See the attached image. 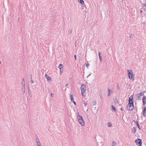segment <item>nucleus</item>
Returning a JSON list of instances; mask_svg holds the SVG:
<instances>
[{
	"label": "nucleus",
	"mask_w": 146,
	"mask_h": 146,
	"mask_svg": "<svg viewBox=\"0 0 146 146\" xmlns=\"http://www.w3.org/2000/svg\"><path fill=\"white\" fill-rule=\"evenodd\" d=\"M21 84H22V86H25V82L24 78H23L22 79V81Z\"/></svg>",
	"instance_id": "nucleus-12"
},
{
	"label": "nucleus",
	"mask_w": 146,
	"mask_h": 146,
	"mask_svg": "<svg viewBox=\"0 0 146 146\" xmlns=\"http://www.w3.org/2000/svg\"><path fill=\"white\" fill-rule=\"evenodd\" d=\"M68 85V83H67L66 84H65V86H67Z\"/></svg>",
	"instance_id": "nucleus-39"
},
{
	"label": "nucleus",
	"mask_w": 146,
	"mask_h": 146,
	"mask_svg": "<svg viewBox=\"0 0 146 146\" xmlns=\"http://www.w3.org/2000/svg\"><path fill=\"white\" fill-rule=\"evenodd\" d=\"M35 140L37 143H39L40 142L39 140L37 137H36Z\"/></svg>",
	"instance_id": "nucleus-14"
},
{
	"label": "nucleus",
	"mask_w": 146,
	"mask_h": 146,
	"mask_svg": "<svg viewBox=\"0 0 146 146\" xmlns=\"http://www.w3.org/2000/svg\"><path fill=\"white\" fill-rule=\"evenodd\" d=\"M135 142L136 143L137 145L138 146H141L142 145V141L141 139H137L135 141Z\"/></svg>",
	"instance_id": "nucleus-5"
},
{
	"label": "nucleus",
	"mask_w": 146,
	"mask_h": 146,
	"mask_svg": "<svg viewBox=\"0 0 146 146\" xmlns=\"http://www.w3.org/2000/svg\"><path fill=\"white\" fill-rule=\"evenodd\" d=\"M136 131V129L135 127H133V128L132 129V132L133 133H135Z\"/></svg>",
	"instance_id": "nucleus-16"
},
{
	"label": "nucleus",
	"mask_w": 146,
	"mask_h": 146,
	"mask_svg": "<svg viewBox=\"0 0 146 146\" xmlns=\"http://www.w3.org/2000/svg\"><path fill=\"white\" fill-rule=\"evenodd\" d=\"M81 90L82 95L84 96L85 94L84 93L86 90V86L85 85L83 84L81 86Z\"/></svg>",
	"instance_id": "nucleus-3"
},
{
	"label": "nucleus",
	"mask_w": 146,
	"mask_h": 146,
	"mask_svg": "<svg viewBox=\"0 0 146 146\" xmlns=\"http://www.w3.org/2000/svg\"><path fill=\"white\" fill-rule=\"evenodd\" d=\"M72 29H71V31H70V34H71V33H72Z\"/></svg>",
	"instance_id": "nucleus-38"
},
{
	"label": "nucleus",
	"mask_w": 146,
	"mask_h": 146,
	"mask_svg": "<svg viewBox=\"0 0 146 146\" xmlns=\"http://www.w3.org/2000/svg\"><path fill=\"white\" fill-rule=\"evenodd\" d=\"M121 111H123V108H121Z\"/></svg>",
	"instance_id": "nucleus-41"
},
{
	"label": "nucleus",
	"mask_w": 146,
	"mask_h": 146,
	"mask_svg": "<svg viewBox=\"0 0 146 146\" xmlns=\"http://www.w3.org/2000/svg\"><path fill=\"white\" fill-rule=\"evenodd\" d=\"M142 5H143V7L144 9L145 10V11H146V4L143 3Z\"/></svg>",
	"instance_id": "nucleus-17"
},
{
	"label": "nucleus",
	"mask_w": 146,
	"mask_h": 146,
	"mask_svg": "<svg viewBox=\"0 0 146 146\" xmlns=\"http://www.w3.org/2000/svg\"><path fill=\"white\" fill-rule=\"evenodd\" d=\"M77 118L78 119L79 123L82 126H84V125L85 123L82 117L80 115H78Z\"/></svg>",
	"instance_id": "nucleus-2"
},
{
	"label": "nucleus",
	"mask_w": 146,
	"mask_h": 146,
	"mask_svg": "<svg viewBox=\"0 0 146 146\" xmlns=\"http://www.w3.org/2000/svg\"><path fill=\"white\" fill-rule=\"evenodd\" d=\"M116 145V143L114 141H112L111 146H115Z\"/></svg>",
	"instance_id": "nucleus-19"
},
{
	"label": "nucleus",
	"mask_w": 146,
	"mask_h": 146,
	"mask_svg": "<svg viewBox=\"0 0 146 146\" xmlns=\"http://www.w3.org/2000/svg\"><path fill=\"white\" fill-rule=\"evenodd\" d=\"M108 96L110 95V90L109 88H108Z\"/></svg>",
	"instance_id": "nucleus-24"
},
{
	"label": "nucleus",
	"mask_w": 146,
	"mask_h": 146,
	"mask_svg": "<svg viewBox=\"0 0 146 146\" xmlns=\"http://www.w3.org/2000/svg\"><path fill=\"white\" fill-rule=\"evenodd\" d=\"M60 74H61V73H62V72L63 69H62V70H61V69H60Z\"/></svg>",
	"instance_id": "nucleus-29"
},
{
	"label": "nucleus",
	"mask_w": 146,
	"mask_h": 146,
	"mask_svg": "<svg viewBox=\"0 0 146 146\" xmlns=\"http://www.w3.org/2000/svg\"><path fill=\"white\" fill-rule=\"evenodd\" d=\"M133 97L132 95L131 96L129 97V103L128 104H133Z\"/></svg>",
	"instance_id": "nucleus-6"
},
{
	"label": "nucleus",
	"mask_w": 146,
	"mask_h": 146,
	"mask_svg": "<svg viewBox=\"0 0 146 146\" xmlns=\"http://www.w3.org/2000/svg\"><path fill=\"white\" fill-rule=\"evenodd\" d=\"M74 57L75 60H77L76 56V55H74Z\"/></svg>",
	"instance_id": "nucleus-30"
},
{
	"label": "nucleus",
	"mask_w": 146,
	"mask_h": 146,
	"mask_svg": "<svg viewBox=\"0 0 146 146\" xmlns=\"http://www.w3.org/2000/svg\"><path fill=\"white\" fill-rule=\"evenodd\" d=\"M73 102L74 103V104L75 105H76V103L74 101V102Z\"/></svg>",
	"instance_id": "nucleus-37"
},
{
	"label": "nucleus",
	"mask_w": 146,
	"mask_h": 146,
	"mask_svg": "<svg viewBox=\"0 0 146 146\" xmlns=\"http://www.w3.org/2000/svg\"><path fill=\"white\" fill-rule=\"evenodd\" d=\"M23 86V88L22 89V91H23V94H24V93H25V86Z\"/></svg>",
	"instance_id": "nucleus-20"
},
{
	"label": "nucleus",
	"mask_w": 146,
	"mask_h": 146,
	"mask_svg": "<svg viewBox=\"0 0 146 146\" xmlns=\"http://www.w3.org/2000/svg\"><path fill=\"white\" fill-rule=\"evenodd\" d=\"M142 11H142V10H141V11H140V13H142Z\"/></svg>",
	"instance_id": "nucleus-40"
},
{
	"label": "nucleus",
	"mask_w": 146,
	"mask_h": 146,
	"mask_svg": "<svg viewBox=\"0 0 146 146\" xmlns=\"http://www.w3.org/2000/svg\"><path fill=\"white\" fill-rule=\"evenodd\" d=\"M32 77H31V78Z\"/></svg>",
	"instance_id": "nucleus-43"
},
{
	"label": "nucleus",
	"mask_w": 146,
	"mask_h": 146,
	"mask_svg": "<svg viewBox=\"0 0 146 146\" xmlns=\"http://www.w3.org/2000/svg\"><path fill=\"white\" fill-rule=\"evenodd\" d=\"M136 122H137V127H138V128H139V129H140V126L138 123V121H137Z\"/></svg>",
	"instance_id": "nucleus-25"
},
{
	"label": "nucleus",
	"mask_w": 146,
	"mask_h": 146,
	"mask_svg": "<svg viewBox=\"0 0 146 146\" xmlns=\"http://www.w3.org/2000/svg\"><path fill=\"white\" fill-rule=\"evenodd\" d=\"M80 115L79 114V113H78L77 115Z\"/></svg>",
	"instance_id": "nucleus-42"
},
{
	"label": "nucleus",
	"mask_w": 146,
	"mask_h": 146,
	"mask_svg": "<svg viewBox=\"0 0 146 146\" xmlns=\"http://www.w3.org/2000/svg\"><path fill=\"white\" fill-rule=\"evenodd\" d=\"M108 127H111V124L110 123H108Z\"/></svg>",
	"instance_id": "nucleus-28"
},
{
	"label": "nucleus",
	"mask_w": 146,
	"mask_h": 146,
	"mask_svg": "<svg viewBox=\"0 0 146 146\" xmlns=\"http://www.w3.org/2000/svg\"><path fill=\"white\" fill-rule=\"evenodd\" d=\"M142 112L144 116H146V107H145L143 110Z\"/></svg>",
	"instance_id": "nucleus-8"
},
{
	"label": "nucleus",
	"mask_w": 146,
	"mask_h": 146,
	"mask_svg": "<svg viewBox=\"0 0 146 146\" xmlns=\"http://www.w3.org/2000/svg\"><path fill=\"white\" fill-rule=\"evenodd\" d=\"M130 38H133L134 37V35L133 34H131L130 35Z\"/></svg>",
	"instance_id": "nucleus-27"
},
{
	"label": "nucleus",
	"mask_w": 146,
	"mask_h": 146,
	"mask_svg": "<svg viewBox=\"0 0 146 146\" xmlns=\"http://www.w3.org/2000/svg\"><path fill=\"white\" fill-rule=\"evenodd\" d=\"M78 1L82 4H83L84 3V2L83 0H78Z\"/></svg>",
	"instance_id": "nucleus-23"
},
{
	"label": "nucleus",
	"mask_w": 146,
	"mask_h": 146,
	"mask_svg": "<svg viewBox=\"0 0 146 146\" xmlns=\"http://www.w3.org/2000/svg\"><path fill=\"white\" fill-rule=\"evenodd\" d=\"M89 64L88 63L86 64V66L88 68V66H89Z\"/></svg>",
	"instance_id": "nucleus-31"
},
{
	"label": "nucleus",
	"mask_w": 146,
	"mask_h": 146,
	"mask_svg": "<svg viewBox=\"0 0 146 146\" xmlns=\"http://www.w3.org/2000/svg\"><path fill=\"white\" fill-rule=\"evenodd\" d=\"M87 105V103H84V106H86Z\"/></svg>",
	"instance_id": "nucleus-33"
},
{
	"label": "nucleus",
	"mask_w": 146,
	"mask_h": 146,
	"mask_svg": "<svg viewBox=\"0 0 146 146\" xmlns=\"http://www.w3.org/2000/svg\"><path fill=\"white\" fill-rule=\"evenodd\" d=\"M142 101L144 105L146 104V96H144L142 98Z\"/></svg>",
	"instance_id": "nucleus-7"
},
{
	"label": "nucleus",
	"mask_w": 146,
	"mask_h": 146,
	"mask_svg": "<svg viewBox=\"0 0 146 146\" xmlns=\"http://www.w3.org/2000/svg\"><path fill=\"white\" fill-rule=\"evenodd\" d=\"M111 110L113 111V110L115 111L116 110V109L115 108V107L113 105L111 106Z\"/></svg>",
	"instance_id": "nucleus-21"
},
{
	"label": "nucleus",
	"mask_w": 146,
	"mask_h": 146,
	"mask_svg": "<svg viewBox=\"0 0 146 146\" xmlns=\"http://www.w3.org/2000/svg\"><path fill=\"white\" fill-rule=\"evenodd\" d=\"M50 95H51V96L52 97H54V95L52 93H51L50 94Z\"/></svg>",
	"instance_id": "nucleus-34"
},
{
	"label": "nucleus",
	"mask_w": 146,
	"mask_h": 146,
	"mask_svg": "<svg viewBox=\"0 0 146 146\" xmlns=\"http://www.w3.org/2000/svg\"><path fill=\"white\" fill-rule=\"evenodd\" d=\"M63 67V65L62 64H60L58 66V68L59 69H61Z\"/></svg>",
	"instance_id": "nucleus-22"
},
{
	"label": "nucleus",
	"mask_w": 146,
	"mask_h": 146,
	"mask_svg": "<svg viewBox=\"0 0 146 146\" xmlns=\"http://www.w3.org/2000/svg\"><path fill=\"white\" fill-rule=\"evenodd\" d=\"M28 93H29V96L31 97L32 95H31V91H30V88L29 87H28Z\"/></svg>",
	"instance_id": "nucleus-10"
},
{
	"label": "nucleus",
	"mask_w": 146,
	"mask_h": 146,
	"mask_svg": "<svg viewBox=\"0 0 146 146\" xmlns=\"http://www.w3.org/2000/svg\"><path fill=\"white\" fill-rule=\"evenodd\" d=\"M70 99L71 100V102H74V99H73V96L71 94L70 95Z\"/></svg>",
	"instance_id": "nucleus-15"
},
{
	"label": "nucleus",
	"mask_w": 146,
	"mask_h": 146,
	"mask_svg": "<svg viewBox=\"0 0 146 146\" xmlns=\"http://www.w3.org/2000/svg\"><path fill=\"white\" fill-rule=\"evenodd\" d=\"M46 78L47 79V80L48 82H49V80H51V78L48 75H47V74H46L45 75Z\"/></svg>",
	"instance_id": "nucleus-9"
},
{
	"label": "nucleus",
	"mask_w": 146,
	"mask_h": 146,
	"mask_svg": "<svg viewBox=\"0 0 146 146\" xmlns=\"http://www.w3.org/2000/svg\"><path fill=\"white\" fill-rule=\"evenodd\" d=\"M136 96L138 98L139 100H141V96H140L139 94H137Z\"/></svg>",
	"instance_id": "nucleus-18"
},
{
	"label": "nucleus",
	"mask_w": 146,
	"mask_h": 146,
	"mask_svg": "<svg viewBox=\"0 0 146 146\" xmlns=\"http://www.w3.org/2000/svg\"><path fill=\"white\" fill-rule=\"evenodd\" d=\"M139 94V95L140 96H143L144 95V93L143 92H141L139 94Z\"/></svg>",
	"instance_id": "nucleus-26"
},
{
	"label": "nucleus",
	"mask_w": 146,
	"mask_h": 146,
	"mask_svg": "<svg viewBox=\"0 0 146 146\" xmlns=\"http://www.w3.org/2000/svg\"><path fill=\"white\" fill-rule=\"evenodd\" d=\"M37 144L38 146L40 145V142H39V143H37Z\"/></svg>",
	"instance_id": "nucleus-32"
},
{
	"label": "nucleus",
	"mask_w": 146,
	"mask_h": 146,
	"mask_svg": "<svg viewBox=\"0 0 146 146\" xmlns=\"http://www.w3.org/2000/svg\"><path fill=\"white\" fill-rule=\"evenodd\" d=\"M30 82L31 83H33V80H31L30 81Z\"/></svg>",
	"instance_id": "nucleus-35"
},
{
	"label": "nucleus",
	"mask_w": 146,
	"mask_h": 146,
	"mask_svg": "<svg viewBox=\"0 0 146 146\" xmlns=\"http://www.w3.org/2000/svg\"><path fill=\"white\" fill-rule=\"evenodd\" d=\"M101 52H98V55H99V58H100V61L101 62L102 60V56H101Z\"/></svg>",
	"instance_id": "nucleus-11"
},
{
	"label": "nucleus",
	"mask_w": 146,
	"mask_h": 146,
	"mask_svg": "<svg viewBox=\"0 0 146 146\" xmlns=\"http://www.w3.org/2000/svg\"><path fill=\"white\" fill-rule=\"evenodd\" d=\"M114 102L115 104H118V100L117 98H115L114 99Z\"/></svg>",
	"instance_id": "nucleus-13"
},
{
	"label": "nucleus",
	"mask_w": 146,
	"mask_h": 146,
	"mask_svg": "<svg viewBox=\"0 0 146 146\" xmlns=\"http://www.w3.org/2000/svg\"><path fill=\"white\" fill-rule=\"evenodd\" d=\"M41 146V145H40V146Z\"/></svg>",
	"instance_id": "nucleus-45"
},
{
	"label": "nucleus",
	"mask_w": 146,
	"mask_h": 146,
	"mask_svg": "<svg viewBox=\"0 0 146 146\" xmlns=\"http://www.w3.org/2000/svg\"><path fill=\"white\" fill-rule=\"evenodd\" d=\"M1 61H0V64H1Z\"/></svg>",
	"instance_id": "nucleus-44"
},
{
	"label": "nucleus",
	"mask_w": 146,
	"mask_h": 146,
	"mask_svg": "<svg viewBox=\"0 0 146 146\" xmlns=\"http://www.w3.org/2000/svg\"><path fill=\"white\" fill-rule=\"evenodd\" d=\"M134 108L133 104H128L127 106V109L128 110L132 111Z\"/></svg>",
	"instance_id": "nucleus-4"
},
{
	"label": "nucleus",
	"mask_w": 146,
	"mask_h": 146,
	"mask_svg": "<svg viewBox=\"0 0 146 146\" xmlns=\"http://www.w3.org/2000/svg\"><path fill=\"white\" fill-rule=\"evenodd\" d=\"M128 72V76L129 78L132 80L133 81L135 80V75L133 74L132 71L131 70H127Z\"/></svg>",
	"instance_id": "nucleus-1"
},
{
	"label": "nucleus",
	"mask_w": 146,
	"mask_h": 146,
	"mask_svg": "<svg viewBox=\"0 0 146 146\" xmlns=\"http://www.w3.org/2000/svg\"><path fill=\"white\" fill-rule=\"evenodd\" d=\"M96 102H94V103L93 104V105L94 106H95L96 105Z\"/></svg>",
	"instance_id": "nucleus-36"
}]
</instances>
